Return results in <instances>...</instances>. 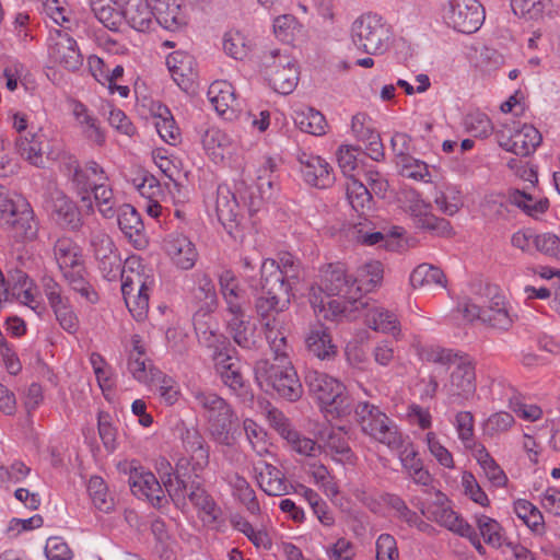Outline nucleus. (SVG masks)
Segmentation results:
<instances>
[{"label": "nucleus", "mask_w": 560, "mask_h": 560, "mask_svg": "<svg viewBox=\"0 0 560 560\" xmlns=\"http://www.w3.org/2000/svg\"><path fill=\"white\" fill-rule=\"evenodd\" d=\"M230 485L233 489V494L245 505L250 514L256 515L260 512L255 491L244 477L240 475L232 476Z\"/></svg>", "instance_id": "obj_49"}, {"label": "nucleus", "mask_w": 560, "mask_h": 560, "mask_svg": "<svg viewBox=\"0 0 560 560\" xmlns=\"http://www.w3.org/2000/svg\"><path fill=\"white\" fill-rule=\"evenodd\" d=\"M55 257L62 272L83 264L78 246L68 238L57 241L55 245Z\"/></svg>", "instance_id": "obj_46"}, {"label": "nucleus", "mask_w": 560, "mask_h": 560, "mask_svg": "<svg viewBox=\"0 0 560 560\" xmlns=\"http://www.w3.org/2000/svg\"><path fill=\"white\" fill-rule=\"evenodd\" d=\"M509 199L511 203L515 205L530 217L542 214L549 208V200L547 198L535 200L530 195L521 190L512 191Z\"/></svg>", "instance_id": "obj_52"}, {"label": "nucleus", "mask_w": 560, "mask_h": 560, "mask_svg": "<svg viewBox=\"0 0 560 560\" xmlns=\"http://www.w3.org/2000/svg\"><path fill=\"white\" fill-rule=\"evenodd\" d=\"M208 98L217 113L225 116L232 115L236 108L237 101L233 85L228 81H214L208 89Z\"/></svg>", "instance_id": "obj_33"}, {"label": "nucleus", "mask_w": 560, "mask_h": 560, "mask_svg": "<svg viewBox=\"0 0 560 560\" xmlns=\"http://www.w3.org/2000/svg\"><path fill=\"white\" fill-rule=\"evenodd\" d=\"M192 396L203 410L211 438L221 445H232L236 438L238 423V417L232 406L212 392L195 389Z\"/></svg>", "instance_id": "obj_3"}, {"label": "nucleus", "mask_w": 560, "mask_h": 560, "mask_svg": "<svg viewBox=\"0 0 560 560\" xmlns=\"http://www.w3.org/2000/svg\"><path fill=\"white\" fill-rule=\"evenodd\" d=\"M444 19L454 30L470 34L481 26L485 11L478 0H450L444 9Z\"/></svg>", "instance_id": "obj_12"}, {"label": "nucleus", "mask_w": 560, "mask_h": 560, "mask_svg": "<svg viewBox=\"0 0 560 560\" xmlns=\"http://www.w3.org/2000/svg\"><path fill=\"white\" fill-rule=\"evenodd\" d=\"M71 112L84 137L97 145H103L105 136L98 120L89 108L79 101L71 102Z\"/></svg>", "instance_id": "obj_29"}, {"label": "nucleus", "mask_w": 560, "mask_h": 560, "mask_svg": "<svg viewBox=\"0 0 560 560\" xmlns=\"http://www.w3.org/2000/svg\"><path fill=\"white\" fill-rule=\"evenodd\" d=\"M166 66L180 89L187 91L191 88L196 78V62L191 55L180 50L174 51L167 56Z\"/></svg>", "instance_id": "obj_28"}, {"label": "nucleus", "mask_w": 560, "mask_h": 560, "mask_svg": "<svg viewBox=\"0 0 560 560\" xmlns=\"http://www.w3.org/2000/svg\"><path fill=\"white\" fill-rule=\"evenodd\" d=\"M304 341L307 350H336L339 347L335 342L329 328L320 323L308 327Z\"/></svg>", "instance_id": "obj_43"}, {"label": "nucleus", "mask_w": 560, "mask_h": 560, "mask_svg": "<svg viewBox=\"0 0 560 560\" xmlns=\"http://www.w3.org/2000/svg\"><path fill=\"white\" fill-rule=\"evenodd\" d=\"M202 144L213 160L223 159L225 152H229L232 145V139L221 129L212 127L205 132Z\"/></svg>", "instance_id": "obj_45"}, {"label": "nucleus", "mask_w": 560, "mask_h": 560, "mask_svg": "<svg viewBox=\"0 0 560 560\" xmlns=\"http://www.w3.org/2000/svg\"><path fill=\"white\" fill-rule=\"evenodd\" d=\"M455 425L459 440L467 448H477L474 440V416L469 411H459L455 417Z\"/></svg>", "instance_id": "obj_61"}, {"label": "nucleus", "mask_w": 560, "mask_h": 560, "mask_svg": "<svg viewBox=\"0 0 560 560\" xmlns=\"http://www.w3.org/2000/svg\"><path fill=\"white\" fill-rule=\"evenodd\" d=\"M514 424V418L511 413L500 411L491 415L483 423V433L488 436H494L510 430Z\"/></svg>", "instance_id": "obj_64"}, {"label": "nucleus", "mask_w": 560, "mask_h": 560, "mask_svg": "<svg viewBox=\"0 0 560 560\" xmlns=\"http://www.w3.org/2000/svg\"><path fill=\"white\" fill-rule=\"evenodd\" d=\"M93 198L98 211L105 218H113L117 210V200L107 183H101L93 191Z\"/></svg>", "instance_id": "obj_56"}, {"label": "nucleus", "mask_w": 560, "mask_h": 560, "mask_svg": "<svg viewBox=\"0 0 560 560\" xmlns=\"http://www.w3.org/2000/svg\"><path fill=\"white\" fill-rule=\"evenodd\" d=\"M388 505L397 512L400 520L408 523L410 526H416L420 530H424L429 525L423 522L420 516L411 511L405 501L398 495H389L387 500Z\"/></svg>", "instance_id": "obj_62"}, {"label": "nucleus", "mask_w": 560, "mask_h": 560, "mask_svg": "<svg viewBox=\"0 0 560 560\" xmlns=\"http://www.w3.org/2000/svg\"><path fill=\"white\" fill-rule=\"evenodd\" d=\"M59 163L60 172L68 178L71 188L81 199L88 210H93L92 191L101 184L107 183L108 177L104 168L95 161H89L81 166L78 159L69 152H48Z\"/></svg>", "instance_id": "obj_4"}, {"label": "nucleus", "mask_w": 560, "mask_h": 560, "mask_svg": "<svg viewBox=\"0 0 560 560\" xmlns=\"http://www.w3.org/2000/svg\"><path fill=\"white\" fill-rule=\"evenodd\" d=\"M162 249L171 261L182 270L191 269L198 259L195 244L182 233L167 234L163 238Z\"/></svg>", "instance_id": "obj_17"}, {"label": "nucleus", "mask_w": 560, "mask_h": 560, "mask_svg": "<svg viewBox=\"0 0 560 560\" xmlns=\"http://www.w3.org/2000/svg\"><path fill=\"white\" fill-rule=\"evenodd\" d=\"M155 280L151 270L141 265L138 257L127 259V269L122 272L121 293L126 306L137 320H142L149 310V298Z\"/></svg>", "instance_id": "obj_6"}, {"label": "nucleus", "mask_w": 560, "mask_h": 560, "mask_svg": "<svg viewBox=\"0 0 560 560\" xmlns=\"http://www.w3.org/2000/svg\"><path fill=\"white\" fill-rule=\"evenodd\" d=\"M299 162L303 178L308 185L323 189L334 184L332 170L320 156L302 152Z\"/></svg>", "instance_id": "obj_19"}, {"label": "nucleus", "mask_w": 560, "mask_h": 560, "mask_svg": "<svg viewBox=\"0 0 560 560\" xmlns=\"http://www.w3.org/2000/svg\"><path fill=\"white\" fill-rule=\"evenodd\" d=\"M474 457L482 469L486 478L494 487H504L506 485L508 477L505 472L483 445L478 444V447L475 450Z\"/></svg>", "instance_id": "obj_41"}, {"label": "nucleus", "mask_w": 560, "mask_h": 560, "mask_svg": "<svg viewBox=\"0 0 560 560\" xmlns=\"http://www.w3.org/2000/svg\"><path fill=\"white\" fill-rule=\"evenodd\" d=\"M244 318L245 317L231 318L229 329L236 346L248 349L253 345V330Z\"/></svg>", "instance_id": "obj_63"}, {"label": "nucleus", "mask_w": 560, "mask_h": 560, "mask_svg": "<svg viewBox=\"0 0 560 560\" xmlns=\"http://www.w3.org/2000/svg\"><path fill=\"white\" fill-rule=\"evenodd\" d=\"M121 14L130 27L147 32L154 25L153 4L148 0H118Z\"/></svg>", "instance_id": "obj_23"}, {"label": "nucleus", "mask_w": 560, "mask_h": 560, "mask_svg": "<svg viewBox=\"0 0 560 560\" xmlns=\"http://www.w3.org/2000/svg\"><path fill=\"white\" fill-rule=\"evenodd\" d=\"M261 71L269 85L280 94H290L298 85L299 70L294 59L287 51L271 49L264 52Z\"/></svg>", "instance_id": "obj_10"}, {"label": "nucleus", "mask_w": 560, "mask_h": 560, "mask_svg": "<svg viewBox=\"0 0 560 560\" xmlns=\"http://www.w3.org/2000/svg\"><path fill=\"white\" fill-rule=\"evenodd\" d=\"M434 202L447 215H454L463 207L462 191L457 186L448 185L435 195Z\"/></svg>", "instance_id": "obj_51"}, {"label": "nucleus", "mask_w": 560, "mask_h": 560, "mask_svg": "<svg viewBox=\"0 0 560 560\" xmlns=\"http://www.w3.org/2000/svg\"><path fill=\"white\" fill-rule=\"evenodd\" d=\"M155 128L160 137L170 144H175L179 139V129L175 125L168 108L160 107V114L155 117Z\"/></svg>", "instance_id": "obj_57"}, {"label": "nucleus", "mask_w": 560, "mask_h": 560, "mask_svg": "<svg viewBox=\"0 0 560 560\" xmlns=\"http://www.w3.org/2000/svg\"><path fill=\"white\" fill-rule=\"evenodd\" d=\"M343 428H329L319 433V439L332 457L341 463H352L353 453L348 444Z\"/></svg>", "instance_id": "obj_32"}, {"label": "nucleus", "mask_w": 560, "mask_h": 560, "mask_svg": "<svg viewBox=\"0 0 560 560\" xmlns=\"http://www.w3.org/2000/svg\"><path fill=\"white\" fill-rule=\"evenodd\" d=\"M383 265L377 260H371L361 265L352 278L355 295L362 292H370L381 284L383 280Z\"/></svg>", "instance_id": "obj_34"}, {"label": "nucleus", "mask_w": 560, "mask_h": 560, "mask_svg": "<svg viewBox=\"0 0 560 560\" xmlns=\"http://www.w3.org/2000/svg\"><path fill=\"white\" fill-rule=\"evenodd\" d=\"M243 430L253 451L259 456L266 455L269 451V442L265 429L253 419L246 418L243 420Z\"/></svg>", "instance_id": "obj_50"}, {"label": "nucleus", "mask_w": 560, "mask_h": 560, "mask_svg": "<svg viewBox=\"0 0 560 560\" xmlns=\"http://www.w3.org/2000/svg\"><path fill=\"white\" fill-rule=\"evenodd\" d=\"M410 283L413 288H422L425 285H439L441 288H445L446 278L439 267L429 264H421L411 272Z\"/></svg>", "instance_id": "obj_44"}, {"label": "nucleus", "mask_w": 560, "mask_h": 560, "mask_svg": "<svg viewBox=\"0 0 560 560\" xmlns=\"http://www.w3.org/2000/svg\"><path fill=\"white\" fill-rule=\"evenodd\" d=\"M154 23L168 31H177L187 24V15L180 0H152Z\"/></svg>", "instance_id": "obj_27"}, {"label": "nucleus", "mask_w": 560, "mask_h": 560, "mask_svg": "<svg viewBox=\"0 0 560 560\" xmlns=\"http://www.w3.org/2000/svg\"><path fill=\"white\" fill-rule=\"evenodd\" d=\"M499 145L508 152L518 156H529L541 143L542 137L538 129L532 125H522L512 121L503 124L495 131Z\"/></svg>", "instance_id": "obj_11"}, {"label": "nucleus", "mask_w": 560, "mask_h": 560, "mask_svg": "<svg viewBox=\"0 0 560 560\" xmlns=\"http://www.w3.org/2000/svg\"><path fill=\"white\" fill-rule=\"evenodd\" d=\"M0 225L19 240H34L38 232V223L27 200L19 195L11 196L3 186H0Z\"/></svg>", "instance_id": "obj_7"}, {"label": "nucleus", "mask_w": 560, "mask_h": 560, "mask_svg": "<svg viewBox=\"0 0 560 560\" xmlns=\"http://www.w3.org/2000/svg\"><path fill=\"white\" fill-rule=\"evenodd\" d=\"M223 49L230 57L244 60L252 49V42L242 32L232 30L224 34Z\"/></svg>", "instance_id": "obj_48"}, {"label": "nucleus", "mask_w": 560, "mask_h": 560, "mask_svg": "<svg viewBox=\"0 0 560 560\" xmlns=\"http://www.w3.org/2000/svg\"><path fill=\"white\" fill-rule=\"evenodd\" d=\"M293 120L303 132L314 136H322L326 132L325 117L314 108L305 107L294 110Z\"/></svg>", "instance_id": "obj_42"}, {"label": "nucleus", "mask_w": 560, "mask_h": 560, "mask_svg": "<svg viewBox=\"0 0 560 560\" xmlns=\"http://www.w3.org/2000/svg\"><path fill=\"white\" fill-rule=\"evenodd\" d=\"M347 199L352 209L364 215L372 209L373 199L370 189L355 177H351L346 186Z\"/></svg>", "instance_id": "obj_40"}, {"label": "nucleus", "mask_w": 560, "mask_h": 560, "mask_svg": "<svg viewBox=\"0 0 560 560\" xmlns=\"http://www.w3.org/2000/svg\"><path fill=\"white\" fill-rule=\"evenodd\" d=\"M477 526L486 544L499 548L502 545V528L500 524L486 515L477 517Z\"/></svg>", "instance_id": "obj_60"}, {"label": "nucleus", "mask_w": 560, "mask_h": 560, "mask_svg": "<svg viewBox=\"0 0 560 560\" xmlns=\"http://www.w3.org/2000/svg\"><path fill=\"white\" fill-rule=\"evenodd\" d=\"M95 18L108 30L118 31L121 25V10L117 11L113 4V0H105L100 5L91 9Z\"/></svg>", "instance_id": "obj_59"}, {"label": "nucleus", "mask_w": 560, "mask_h": 560, "mask_svg": "<svg viewBox=\"0 0 560 560\" xmlns=\"http://www.w3.org/2000/svg\"><path fill=\"white\" fill-rule=\"evenodd\" d=\"M128 371L135 380L145 385H153L162 371L147 358L145 352H133L128 359Z\"/></svg>", "instance_id": "obj_36"}, {"label": "nucleus", "mask_w": 560, "mask_h": 560, "mask_svg": "<svg viewBox=\"0 0 560 560\" xmlns=\"http://www.w3.org/2000/svg\"><path fill=\"white\" fill-rule=\"evenodd\" d=\"M213 361L217 372L226 386L234 392L243 387L244 381L237 357L231 355L229 352H215Z\"/></svg>", "instance_id": "obj_30"}, {"label": "nucleus", "mask_w": 560, "mask_h": 560, "mask_svg": "<svg viewBox=\"0 0 560 560\" xmlns=\"http://www.w3.org/2000/svg\"><path fill=\"white\" fill-rule=\"evenodd\" d=\"M85 273L83 264L62 272L69 288L74 293L79 294L86 303L96 304L100 300L98 293L93 284L86 279Z\"/></svg>", "instance_id": "obj_35"}, {"label": "nucleus", "mask_w": 560, "mask_h": 560, "mask_svg": "<svg viewBox=\"0 0 560 560\" xmlns=\"http://www.w3.org/2000/svg\"><path fill=\"white\" fill-rule=\"evenodd\" d=\"M305 384L326 417L339 418L350 413L351 401L346 386L339 380L315 369H308Z\"/></svg>", "instance_id": "obj_5"}, {"label": "nucleus", "mask_w": 560, "mask_h": 560, "mask_svg": "<svg viewBox=\"0 0 560 560\" xmlns=\"http://www.w3.org/2000/svg\"><path fill=\"white\" fill-rule=\"evenodd\" d=\"M397 165L399 166L400 174L404 177L423 182L431 180L428 164L423 161L415 159L411 155L405 156L400 161H397Z\"/></svg>", "instance_id": "obj_58"}, {"label": "nucleus", "mask_w": 560, "mask_h": 560, "mask_svg": "<svg viewBox=\"0 0 560 560\" xmlns=\"http://www.w3.org/2000/svg\"><path fill=\"white\" fill-rule=\"evenodd\" d=\"M454 364L456 368L451 374L448 392L454 402L463 404L476 393L475 365L463 357H458Z\"/></svg>", "instance_id": "obj_18"}, {"label": "nucleus", "mask_w": 560, "mask_h": 560, "mask_svg": "<svg viewBox=\"0 0 560 560\" xmlns=\"http://www.w3.org/2000/svg\"><path fill=\"white\" fill-rule=\"evenodd\" d=\"M254 372L260 385L265 383L289 401H296L303 395V386L285 352H269V357L255 363Z\"/></svg>", "instance_id": "obj_2"}, {"label": "nucleus", "mask_w": 560, "mask_h": 560, "mask_svg": "<svg viewBox=\"0 0 560 560\" xmlns=\"http://www.w3.org/2000/svg\"><path fill=\"white\" fill-rule=\"evenodd\" d=\"M118 225L126 237L138 249L147 246L144 226L140 214L130 205H122L116 210Z\"/></svg>", "instance_id": "obj_24"}, {"label": "nucleus", "mask_w": 560, "mask_h": 560, "mask_svg": "<svg viewBox=\"0 0 560 560\" xmlns=\"http://www.w3.org/2000/svg\"><path fill=\"white\" fill-rule=\"evenodd\" d=\"M516 515L535 533L544 532V517L540 511L526 500H517L514 503Z\"/></svg>", "instance_id": "obj_53"}, {"label": "nucleus", "mask_w": 560, "mask_h": 560, "mask_svg": "<svg viewBox=\"0 0 560 560\" xmlns=\"http://www.w3.org/2000/svg\"><path fill=\"white\" fill-rule=\"evenodd\" d=\"M184 447L191 453L194 470H201L209 464V450L203 438L195 429H187L182 436Z\"/></svg>", "instance_id": "obj_37"}, {"label": "nucleus", "mask_w": 560, "mask_h": 560, "mask_svg": "<svg viewBox=\"0 0 560 560\" xmlns=\"http://www.w3.org/2000/svg\"><path fill=\"white\" fill-rule=\"evenodd\" d=\"M354 413L361 430L373 440L392 450L402 445V435L397 425L377 406L368 401L359 402Z\"/></svg>", "instance_id": "obj_9"}, {"label": "nucleus", "mask_w": 560, "mask_h": 560, "mask_svg": "<svg viewBox=\"0 0 560 560\" xmlns=\"http://www.w3.org/2000/svg\"><path fill=\"white\" fill-rule=\"evenodd\" d=\"M190 302L196 316H206L218 306V296L212 279L205 272L195 273V287L191 289Z\"/></svg>", "instance_id": "obj_21"}, {"label": "nucleus", "mask_w": 560, "mask_h": 560, "mask_svg": "<svg viewBox=\"0 0 560 560\" xmlns=\"http://www.w3.org/2000/svg\"><path fill=\"white\" fill-rule=\"evenodd\" d=\"M42 288L56 320L62 329L74 334L79 329V318L69 298L63 294L61 285L51 277L46 276L42 279Z\"/></svg>", "instance_id": "obj_13"}, {"label": "nucleus", "mask_w": 560, "mask_h": 560, "mask_svg": "<svg viewBox=\"0 0 560 560\" xmlns=\"http://www.w3.org/2000/svg\"><path fill=\"white\" fill-rule=\"evenodd\" d=\"M389 25L376 13H364L351 26L353 45L368 55H382L390 45Z\"/></svg>", "instance_id": "obj_8"}, {"label": "nucleus", "mask_w": 560, "mask_h": 560, "mask_svg": "<svg viewBox=\"0 0 560 560\" xmlns=\"http://www.w3.org/2000/svg\"><path fill=\"white\" fill-rule=\"evenodd\" d=\"M433 520L440 525L446 527L448 530L457 535H468L469 525L460 516H458L453 510L448 508H438L433 512Z\"/></svg>", "instance_id": "obj_55"}, {"label": "nucleus", "mask_w": 560, "mask_h": 560, "mask_svg": "<svg viewBox=\"0 0 560 560\" xmlns=\"http://www.w3.org/2000/svg\"><path fill=\"white\" fill-rule=\"evenodd\" d=\"M261 288L265 293L279 294L281 303H290L293 282L288 280L276 259H266L260 267Z\"/></svg>", "instance_id": "obj_22"}, {"label": "nucleus", "mask_w": 560, "mask_h": 560, "mask_svg": "<svg viewBox=\"0 0 560 560\" xmlns=\"http://www.w3.org/2000/svg\"><path fill=\"white\" fill-rule=\"evenodd\" d=\"M310 303L316 316L327 320L353 319L352 313L365 305L355 295L352 277L341 262L320 268L319 281L310 289Z\"/></svg>", "instance_id": "obj_1"}, {"label": "nucleus", "mask_w": 560, "mask_h": 560, "mask_svg": "<svg viewBox=\"0 0 560 560\" xmlns=\"http://www.w3.org/2000/svg\"><path fill=\"white\" fill-rule=\"evenodd\" d=\"M45 208L56 215V220L71 228L80 223L75 203L59 188L49 187L44 200Z\"/></svg>", "instance_id": "obj_20"}, {"label": "nucleus", "mask_w": 560, "mask_h": 560, "mask_svg": "<svg viewBox=\"0 0 560 560\" xmlns=\"http://www.w3.org/2000/svg\"><path fill=\"white\" fill-rule=\"evenodd\" d=\"M399 202L401 208L413 218L415 223L419 228L441 231H445L450 228V223L446 220L439 219L431 212V203L423 200L417 190H402Z\"/></svg>", "instance_id": "obj_15"}, {"label": "nucleus", "mask_w": 560, "mask_h": 560, "mask_svg": "<svg viewBox=\"0 0 560 560\" xmlns=\"http://www.w3.org/2000/svg\"><path fill=\"white\" fill-rule=\"evenodd\" d=\"M364 304L363 308L360 307L358 312L352 313L355 316L353 319L363 315L370 328L375 331L390 334L396 339L400 334L399 322L396 315L375 305L369 306L366 302Z\"/></svg>", "instance_id": "obj_25"}, {"label": "nucleus", "mask_w": 560, "mask_h": 560, "mask_svg": "<svg viewBox=\"0 0 560 560\" xmlns=\"http://www.w3.org/2000/svg\"><path fill=\"white\" fill-rule=\"evenodd\" d=\"M15 148L18 153L25 161L36 167H44V154H46L48 159L56 161L48 152H54L55 156L58 153H66L57 143L50 145L48 137L42 129L35 132L28 131L24 135H20L15 141Z\"/></svg>", "instance_id": "obj_14"}, {"label": "nucleus", "mask_w": 560, "mask_h": 560, "mask_svg": "<svg viewBox=\"0 0 560 560\" xmlns=\"http://www.w3.org/2000/svg\"><path fill=\"white\" fill-rule=\"evenodd\" d=\"M515 14L527 20H539L552 11L551 0H512Z\"/></svg>", "instance_id": "obj_47"}, {"label": "nucleus", "mask_w": 560, "mask_h": 560, "mask_svg": "<svg viewBox=\"0 0 560 560\" xmlns=\"http://www.w3.org/2000/svg\"><path fill=\"white\" fill-rule=\"evenodd\" d=\"M515 316L510 313L505 298L502 294H495L483 307L482 323L490 327L508 330L514 323Z\"/></svg>", "instance_id": "obj_31"}, {"label": "nucleus", "mask_w": 560, "mask_h": 560, "mask_svg": "<svg viewBox=\"0 0 560 560\" xmlns=\"http://www.w3.org/2000/svg\"><path fill=\"white\" fill-rule=\"evenodd\" d=\"M215 211L223 225L236 222L240 206L235 195L225 185H220L217 189Z\"/></svg>", "instance_id": "obj_38"}, {"label": "nucleus", "mask_w": 560, "mask_h": 560, "mask_svg": "<svg viewBox=\"0 0 560 560\" xmlns=\"http://www.w3.org/2000/svg\"><path fill=\"white\" fill-rule=\"evenodd\" d=\"M49 58L68 71H77L83 65V56L75 39L62 31H56L50 36Z\"/></svg>", "instance_id": "obj_16"}, {"label": "nucleus", "mask_w": 560, "mask_h": 560, "mask_svg": "<svg viewBox=\"0 0 560 560\" xmlns=\"http://www.w3.org/2000/svg\"><path fill=\"white\" fill-rule=\"evenodd\" d=\"M88 490L94 506L101 512L108 513L114 509V500L107 494V487L98 476L89 480Z\"/></svg>", "instance_id": "obj_54"}, {"label": "nucleus", "mask_w": 560, "mask_h": 560, "mask_svg": "<svg viewBox=\"0 0 560 560\" xmlns=\"http://www.w3.org/2000/svg\"><path fill=\"white\" fill-rule=\"evenodd\" d=\"M128 483L133 494L145 497L154 506H161L166 501L162 482L150 471L139 472L135 469Z\"/></svg>", "instance_id": "obj_26"}, {"label": "nucleus", "mask_w": 560, "mask_h": 560, "mask_svg": "<svg viewBox=\"0 0 560 560\" xmlns=\"http://www.w3.org/2000/svg\"><path fill=\"white\" fill-rule=\"evenodd\" d=\"M258 483L268 495H283L288 492V486L280 469L265 463L257 477Z\"/></svg>", "instance_id": "obj_39"}]
</instances>
